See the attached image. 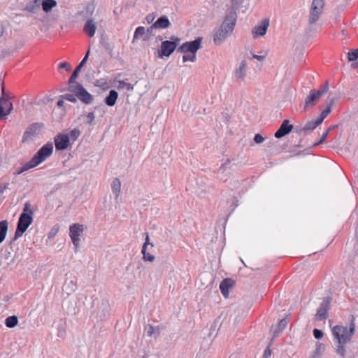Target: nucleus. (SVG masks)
<instances>
[{"label": "nucleus", "mask_w": 358, "mask_h": 358, "mask_svg": "<svg viewBox=\"0 0 358 358\" xmlns=\"http://www.w3.org/2000/svg\"><path fill=\"white\" fill-rule=\"evenodd\" d=\"M111 190L115 196V199H117L121 192V182L119 178L113 179L111 183Z\"/></svg>", "instance_id": "nucleus-28"}, {"label": "nucleus", "mask_w": 358, "mask_h": 358, "mask_svg": "<svg viewBox=\"0 0 358 358\" xmlns=\"http://www.w3.org/2000/svg\"><path fill=\"white\" fill-rule=\"evenodd\" d=\"M264 141V138L259 134H255L254 137V141L257 143H262Z\"/></svg>", "instance_id": "nucleus-53"}, {"label": "nucleus", "mask_w": 358, "mask_h": 358, "mask_svg": "<svg viewBox=\"0 0 358 358\" xmlns=\"http://www.w3.org/2000/svg\"><path fill=\"white\" fill-rule=\"evenodd\" d=\"M86 117H87V123L88 124H91L95 119V115H94V112H90L87 115Z\"/></svg>", "instance_id": "nucleus-51"}, {"label": "nucleus", "mask_w": 358, "mask_h": 358, "mask_svg": "<svg viewBox=\"0 0 358 358\" xmlns=\"http://www.w3.org/2000/svg\"><path fill=\"white\" fill-rule=\"evenodd\" d=\"M70 138V141H75L80 135V131L78 129H73L68 134Z\"/></svg>", "instance_id": "nucleus-40"}, {"label": "nucleus", "mask_w": 358, "mask_h": 358, "mask_svg": "<svg viewBox=\"0 0 358 358\" xmlns=\"http://www.w3.org/2000/svg\"><path fill=\"white\" fill-rule=\"evenodd\" d=\"M247 62L245 60L241 61L239 66L235 70L234 75L236 79L244 80L247 72Z\"/></svg>", "instance_id": "nucleus-21"}, {"label": "nucleus", "mask_w": 358, "mask_h": 358, "mask_svg": "<svg viewBox=\"0 0 358 358\" xmlns=\"http://www.w3.org/2000/svg\"><path fill=\"white\" fill-rule=\"evenodd\" d=\"M57 3L55 0H42L41 7L44 12L50 13L52 9L57 6Z\"/></svg>", "instance_id": "nucleus-30"}, {"label": "nucleus", "mask_w": 358, "mask_h": 358, "mask_svg": "<svg viewBox=\"0 0 358 358\" xmlns=\"http://www.w3.org/2000/svg\"><path fill=\"white\" fill-rule=\"evenodd\" d=\"M117 98L118 93L115 90H111L109 91L108 96L105 98L104 102L107 106L112 107L115 105Z\"/></svg>", "instance_id": "nucleus-24"}, {"label": "nucleus", "mask_w": 358, "mask_h": 358, "mask_svg": "<svg viewBox=\"0 0 358 358\" xmlns=\"http://www.w3.org/2000/svg\"><path fill=\"white\" fill-rule=\"evenodd\" d=\"M69 90L70 92L75 93L77 98L85 104H91L94 101L93 96L78 83L74 82L69 84Z\"/></svg>", "instance_id": "nucleus-3"}, {"label": "nucleus", "mask_w": 358, "mask_h": 358, "mask_svg": "<svg viewBox=\"0 0 358 358\" xmlns=\"http://www.w3.org/2000/svg\"><path fill=\"white\" fill-rule=\"evenodd\" d=\"M8 228V222L6 220H2L0 222V243H1L7 234Z\"/></svg>", "instance_id": "nucleus-31"}, {"label": "nucleus", "mask_w": 358, "mask_h": 358, "mask_svg": "<svg viewBox=\"0 0 358 358\" xmlns=\"http://www.w3.org/2000/svg\"><path fill=\"white\" fill-rule=\"evenodd\" d=\"M90 55V49L87 50L85 56L83 59V60L80 62V64L77 66V67L73 71V73L71 74L69 80V84L73 83L76 80V79L78 78L79 73L80 72L83 66L86 64L88 57Z\"/></svg>", "instance_id": "nucleus-19"}, {"label": "nucleus", "mask_w": 358, "mask_h": 358, "mask_svg": "<svg viewBox=\"0 0 358 358\" xmlns=\"http://www.w3.org/2000/svg\"><path fill=\"white\" fill-rule=\"evenodd\" d=\"M13 109V103L8 99L0 98V120L10 115Z\"/></svg>", "instance_id": "nucleus-15"}, {"label": "nucleus", "mask_w": 358, "mask_h": 358, "mask_svg": "<svg viewBox=\"0 0 358 358\" xmlns=\"http://www.w3.org/2000/svg\"><path fill=\"white\" fill-rule=\"evenodd\" d=\"M336 101V99L334 98V97H332V98H329H329H327L326 99V101H325V103H326V108L331 109L332 106L335 103Z\"/></svg>", "instance_id": "nucleus-48"}, {"label": "nucleus", "mask_w": 358, "mask_h": 358, "mask_svg": "<svg viewBox=\"0 0 358 358\" xmlns=\"http://www.w3.org/2000/svg\"><path fill=\"white\" fill-rule=\"evenodd\" d=\"M96 29V26L93 20H87L83 28L85 33L87 34L90 37H93L94 36Z\"/></svg>", "instance_id": "nucleus-23"}, {"label": "nucleus", "mask_w": 358, "mask_h": 358, "mask_svg": "<svg viewBox=\"0 0 358 358\" xmlns=\"http://www.w3.org/2000/svg\"><path fill=\"white\" fill-rule=\"evenodd\" d=\"M171 41H164L161 45V54L162 56L169 57L177 48L180 38L176 36H171Z\"/></svg>", "instance_id": "nucleus-9"}, {"label": "nucleus", "mask_w": 358, "mask_h": 358, "mask_svg": "<svg viewBox=\"0 0 358 358\" xmlns=\"http://www.w3.org/2000/svg\"><path fill=\"white\" fill-rule=\"evenodd\" d=\"M331 109L326 108L324 110H323L321 112V113H320V116H319V117H317V118L318 119V120H319L321 123H322V122L324 121V120L327 117V115H328L329 114H330V113H331Z\"/></svg>", "instance_id": "nucleus-42"}, {"label": "nucleus", "mask_w": 358, "mask_h": 358, "mask_svg": "<svg viewBox=\"0 0 358 358\" xmlns=\"http://www.w3.org/2000/svg\"><path fill=\"white\" fill-rule=\"evenodd\" d=\"M94 6H92V5H87V6H86V10H87V12H90V13H91V14L93 13V11H94Z\"/></svg>", "instance_id": "nucleus-60"}, {"label": "nucleus", "mask_w": 358, "mask_h": 358, "mask_svg": "<svg viewBox=\"0 0 358 358\" xmlns=\"http://www.w3.org/2000/svg\"><path fill=\"white\" fill-rule=\"evenodd\" d=\"M101 308L102 311L103 312V314L105 315L106 313H108L110 310V304L109 301L106 299H103L101 302Z\"/></svg>", "instance_id": "nucleus-45"}, {"label": "nucleus", "mask_w": 358, "mask_h": 358, "mask_svg": "<svg viewBox=\"0 0 358 358\" xmlns=\"http://www.w3.org/2000/svg\"><path fill=\"white\" fill-rule=\"evenodd\" d=\"M117 85H116V87L118 90H127V91H133L134 90V85L125 82L124 80H116L115 81Z\"/></svg>", "instance_id": "nucleus-32"}, {"label": "nucleus", "mask_w": 358, "mask_h": 358, "mask_svg": "<svg viewBox=\"0 0 358 358\" xmlns=\"http://www.w3.org/2000/svg\"><path fill=\"white\" fill-rule=\"evenodd\" d=\"M293 129V126L289 124L288 120H285L281 124L280 128L275 133V137L280 138L285 135L288 134Z\"/></svg>", "instance_id": "nucleus-17"}, {"label": "nucleus", "mask_w": 358, "mask_h": 358, "mask_svg": "<svg viewBox=\"0 0 358 358\" xmlns=\"http://www.w3.org/2000/svg\"><path fill=\"white\" fill-rule=\"evenodd\" d=\"M0 98H4L5 99H9L8 96H6L5 92V87L3 84H1V96Z\"/></svg>", "instance_id": "nucleus-58"}, {"label": "nucleus", "mask_w": 358, "mask_h": 358, "mask_svg": "<svg viewBox=\"0 0 358 358\" xmlns=\"http://www.w3.org/2000/svg\"><path fill=\"white\" fill-rule=\"evenodd\" d=\"M146 332L148 336H155V338L159 334V327H155L151 324L148 325L146 327Z\"/></svg>", "instance_id": "nucleus-34"}, {"label": "nucleus", "mask_w": 358, "mask_h": 358, "mask_svg": "<svg viewBox=\"0 0 358 358\" xmlns=\"http://www.w3.org/2000/svg\"><path fill=\"white\" fill-rule=\"evenodd\" d=\"M142 254H143V259L145 261H148L150 262H152L155 259V256L147 252L146 249H145V248H142Z\"/></svg>", "instance_id": "nucleus-41"}, {"label": "nucleus", "mask_w": 358, "mask_h": 358, "mask_svg": "<svg viewBox=\"0 0 358 358\" xmlns=\"http://www.w3.org/2000/svg\"><path fill=\"white\" fill-rule=\"evenodd\" d=\"M202 38L198 37L195 40L189 42H185L178 48L177 51L181 53H192L196 52L201 48Z\"/></svg>", "instance_id": "nucleus-7"}, {"label": "nucleus", "mask_w": 358, "mask_h": 358, "mask_svg": "<svg viewBox=\"0 0 358 358\" xmlns=\"http://www.w3.org/2000/svg\"><path fill=\"white\" fill-rule=\"evenodd\" d=\"M42 127L43 124L38 122L32 123L28 126L23 134L22 142L27 143L33 140L39 134Z\"/></svg>", "instance_id": "nucleus-8"}, {"label": "nucleus", "mask_w": 358, "mask_h": 358, "mask_svg": "<svg viewBox=\"0 0 358 358\" xmlns=\"http://www.w3.org/2000/svg\"><path fill=\"white\" fill-rule=\"evenodd\" d=\"M287 324V320L285 318H283L279 321L277 327H272L271 331H273V336H278L279 333L282 332L283 329L286 327Z\"/></svg>", "instance_id": "nucleus-29"}, {"label": "nucleus", "mask_w": 358, "mask_h": 358, "mask_svg": "<svg viewBox=\"0 0 358 358\" xmlns=\"http://www.w3.org/2000/svg\"><path fill=\"white\" fill-rule=\"evenodd\" d=\"M63 99L67 100L72 103H76L77 102V96L75 94V93H67L62 96Z\"/></svg>", "instance_id": "nucleus-39"}, {"label": "nucleus", "mask_w": 358, "mask_h": 358, "mask_svg": "<svg viewBox=\"0 0 358 358\" xmlns=\"http://www.w3.org/2000/svg\"><path fill=\"white\" fill-rule=\"evenodd\" d=\"M22 213H27L33 216L34 211L31 209V204L29 202H26L24 203Z\"/></svg>", "instance_id": "nucleus-47"}, {"label": "nucleus", "mask_w": 358, "mask_h": 358, "mask_svg": "<svg viewBox=\"0 0 358 358\" xmlns=\"http://www.w3.org/2000/svg\"><path fill=\"white\" fill-rule=\"evenodd\" d=\"M356 331L355 317L351 315L348 326L336 325L332 329L335 343H351Z\"/></svg>", "instance_id": "nucleus-2"}, {"label": "nucleus", "mask_w": 358, "mask_h": 358, "mask_svg": "<svg viewBox=\"0 0 358 358\" xmlns=\"http://www.w3.org/2000/svg\"><path fill=\"white\" fill-rule=\"evenodd\" d=\"M194 62L196 61V54L190 53V55H184L182 57V62Z\"/></svg>", "instance_id": "nucleus-46"}, {"label": "nucleus", "mask_w": 358, "mask_h": 358, "mask_svg": "<svg viewBox=\"0 0 358 358\" xmlns=\"http://www.w3.org/2000/svg\"><path fill=\"white\" fill-rule=\"evenodd\" d=\"M331 300V299L329 296L324 297L323 299V301L321 303L320 306L315 315V320L322 321L328 317V311L330 308Z\"/></svg>", "instance_id": "nucleus-12"}, {"label": "nucleus", "mask_w": 358, "mask_h": 358, "mask_svg": "<svg viewBox=\"0 0 358 358\" xmlns=\"http://www.w3.org/2000/svg\"><path fill=\"white\" fill-rule=\"evenodd\" d=\"M34 165L31 163V162L29 160L28 162H27L23 166L19 169V170L16 172L17 175H20L23 172L28 171L30 169L34 168Z\"/></svg>", "instance_id": "nucleus-36"}, {"label": "nucleus", "mask_w": 358, "mask_h": 358, "mask_svg": "<svg viewBox=\"0 0 358 358\" xmlns=\"http://www.w3.org/2000/svg\"><path fill=\"white\" fill-rule=\"evenodd\" d=\"M154 19H155V16L152 15H148L146 17V20H147L148 23L152 22L154 20Z\"/></svg>", "instance_id": "nucleus-59"}, {"label": "nucleus", "mask_w": 358, "mask_h": 358, "mask_svg": "<svg viewBox=\"0 0 358 358\" xmlns=\"http://www.w3.org/2000/svg\"><path fill=\"white\" fill-rule=\"evenodd\" d=\"M76 288L77 285L76 282H74L72 280L66 279L62 287V290L67 295H70L76 289Z\"/></svg>", "instance_id": "nucleus-26"}, {"label": "nucleus", "mask_w": 358, "mask_h": 358, "mask_svg": "<svg viewBox=\"0 0 358 358\" xmlns=\"http://www.w3.org/2000/svg\"><path fill=\"white\" fill-rule=\"evenodd\" d=\"M252 58L253 59H256L259 61H264L266 58V55H255V54H252Z\"/></svg>", "instance_id": "nucleus-56"}, {"label": "nucleus", "mask_w": 358, "mask_h": 358, "mask_svg": "<svg viewBox=\"0 0 358 358\" xmlns=\"http://www.w3.org/2000/svg\"><path fill=\"white\" fill-rule=\"evenodd\" d=\"M236 22V14L229 13L225 17L222 23L218 28L214 29L213 42L215 45H221L227 38H229L235 27Z\"/></svg>", "instance_id": "nucleus-1"}, {"label": "nucleus", "mask_w": 358, "mask_h": 358, "mask_svg": "<svg viewBox=\"0 0 358 358\" xmlns=\"http://www.w3.org/2000/svg\"><path fill=\"white\" fill-rule=\"evenodd\" d=\"M229 163V161H228L226 163H224L221 165L220 168V170L222 169V170H224L225 167L227 166V165Z\"/></svg>", "instance_id": "nucleus-63"}, {"label": "nucleus", "mask_w": 358, "mask_h": 358, "mask_svg": "<svg viewBox=\"0 0 358 358\" xmlns=\"http://www.w3.org/2000/svg\"><path fill=\"white\" fill-rule=\"evenodd\" d=\"M324 0H313L309 15V24H315L323 12Z\"/></svg>", "instance_id": "nucleus-6"}, {"label": "nucleus", "mask_w": 358, "mask_h": 358, "mask_svg": "<svg viewBox=\"0 0 358 358\" xmlns=\"http://www.w3.org/2000/svg\"><path fill=\"white\" fill-rule=\"evenodd\" d=\"M64 99H59V100L57 101V106H58L59 107H62V106H64Z\"/></svg>", "instance_id": "nucleus-61"}, {"label": "nucleus", "mask_w": 358, "mask_h": 358, "mask_svg": "<svg viewBox=\"0 0 358 358\" xmlns=\"http://www.w3.org/2000/svg\"><path fill=\"white\" fill-rule=\"evenodd\" d=\"M324 349H325V345L323 343H317L315 349L312 355H317L318 357L320 358Z\"/></svg>", "instance_id": "nucleus-35"}, {"label": "nucleus", "mask_w": 358, "mask_h": 358, "mask_svg": "<svg viewBox=\"0 0 358 358\" xmlns=\"http://www.w3.org/2000/svg\"><path fill=\"white\" fill-rule=\"evenodd\" d=\"M234 285V281L231 278L223 280L220 284V289L222 295L227 298L229 296V290Z\"/></svg>", "instance_id": "nucleus-20"}, {"label": "nucleus", "mask_w": 358, "mask_h": 358, "mask_svg": "<svg viewBox=\"0 0 358 358\" xmlns=\"http://www.w3.org/2000/svg\"><path fill=\"white\" fill-rule=\"evenodd\" d=\"M18 323V318L15 315L8 317L5 320V324L8 328L15 327Z\"/></svg>", "instance_id": "nucleus-33"}, {"label": "nucleus", "mask_w": 358, "mask_h": 358, "mask_svg": "<svg viewBox=\"0 0 358 358\" xmlns=\"http://www.w3.org/2000/svg\"><path fill=\"white\" fill-rule=\"evenodd\" d=\"M53 152V145L52 143L44 145L30 159L34 166H37L49 157Z\"/></svg>", "instance_id": "nucleus-5"}, {"label": "nucleus", "mask_w": 358, "mask_h": 358, "mask_svg": "<svg viewBox=\"0 0 358 358\" xmlns=\"http://www.w3.org/2000/svg\"><path fill=\"white\" fill-rule=\"evenodd\" d=\"M350 343H335V352L341 358H356L357 352L351 353L348 344Z\"/></svg>", "instance_id": "nucleus-11"}, {"label": "nucleus", "mask_w": 358, "mask_h": 358, "mask_svg": "<svg viewBox=\"0 0 358 358\" xmlns=\"http://www.w3.org/2000/svg\"><path fill=\"white\" fill-rule=\"evenodd\" d=\"M328 136H329L328 131H325L322 134V136L321 138L320 139V141H318L317 142L315 143L313 145L314 146H317V145H319L320 144H322L325 141V140L327 139Z\"/></svg>", "instance_id": "nucleus-49"}, {"label": "nucleus", "mask_w": 358, "mask_h": 358, "mask_svg": "<svg viewBox=\"0 0 358 358\" xmlns=\"http://www.w3.org/2000/svg\"><path fill=\"white\" fill-rule=\"evenodd\" d=\"M322 123L316 118L314 120L306 122L303 127L299 130V132H303L306 134L308 131H313L317 126Z\"/></svg>", "instance_id": "nucleus-22"}, {"label": "nucleus", "mask_w": 358, "mask_h": 358, "mask_svg": "<svg viewBox=\"0 0 358 358\" xmlns=\"http://www.w3.org/2000/svg\"><path fill=\"white\" fill-rule=\"evenodd\" d=\"M320 98L321 96L315 90H310L309 95L305 100L304 110H308L309 108L314 106Z\"/></svg>", "instance_id": "nucleus-16"}, {"label": "nucleus", "mask_w": 358, "mask_h": 358, "mask_svg": "<svg viewBox=\"0 0 358 358\" xmlns=\"http://www.w3.org/2000/svg\"><path fill=\"white\" fill-rule=\"evenodd\" d=\"M84 231L83 224H73L70 227L69 234L71 241L75 246V252H78V248L80 244V236L82 235Z\"/></svg>", "instance_id": "nucleus-10"}, {"label": "nucleus", "mask_w": 358, "mask_h": 358, "mask_svg": "<svg viewBox=\"0 0 358 358\" xmlns=\"http://www.w3.org/2000/svg\"><path fill=\"white\" fill-rule=\"evenodd\" d=\"M76 300L72 298H69L65 299L63 303V306L66 308L69 313V314H76Z\"/></svg>", "instance_id": "nucleus-27"}, {"label": "nucleus", "mask_w": 358, "mask_h": 358, "mask_svg": "<svg viewBox=\"0 0 358 358\" xmlns=\"http://www.w3.org/2000/svg\"><path fill=\"white\" fill-rule=\"evenodd\" d=\"M59 69H66L67 71H70L71 69V66L69 63L64 62L59 64Z\"/></svg>", "instance_id": "nucleus-52"}, {"label": "nucleus", "mask_w": 358, "mask_h": 358, "mask_svg": "<svg viewBox=\"0 0 358 358\" xmlns=\"http://www.w3.org/2000/svg\"><path fill=\"white\" fill-rule=\"evenodd\" d=\"M329 83L326 81L324 84L322 86H321L319 90H316V92L318 94H320V95L322 96L329 91Z\"/></svg>", "instance_id": "nucleus-43"}, {"label": "nucleus", "mask_w": 358, "mask_h": 358, "mask_svg": "<svg viewBox=\"0 0 358 358\" xmlns=\"http://www.w3.org/2000/svg\"><path fill=\"white\" fill-rule=\"evenodd\" d=\"M271 350L269 348V347H268L265 351H264V353L263 355V357L262 358H268L269 357H271Z\"/></svg>", "instance_id": "nucleus-55"}, {"label": "nucleus", "mask_w": 358, "mask_h": 358, "mask_svg": "<svg viewBox=\"0 0 358 358\" xmlns=\"http://www.w3.org/2000/svg\"><path fill=\"white\" fill-rule=\"evenodd\" d=\"M145 29L144 27H138L136 29L134 35V41L138 38L141 36H145Z\"/></svg>", "instance_id": "nucleus-37"}, {"label": "nucleus", "mask_w": 358, "mask_h": 358, "mask_svg": "<svg viewBox=\"0 0 358 358\" xmlns=\"http://www.w3.org/2000/svg\"><path fill=\"white\" fill-rule=\"evenodd\" d=\"M42 0H29L24 8V10L36 14L41 10Z\"/></svg>", "instance_id": "nucleus-18"}, {"label": "nucleus", "mask_w": 358, "mask_h": 358, "mask_svg": "<svg viewBox=\"0 0 358 358\" xmlns=\"http://www.w3.org/2000/svg\"><path fill=\"white\" fill-rule=\"evenodd\" d=\"M4 29L2 25H0V37L3 34Z\"/></svg>", "instance_id": "nucleus-64"}, {"label": "nucleus", "mask_w": 358, "mask_h": 358, "mask_svg": "<svg viewBox=\"0 0 358 358\" xmlns=\"http://www.w3.org/2000/svg\"><path fill=\"white\" fill-rule=\"evenodd\" d=\"M55 148L57 150L67 149L70 144V138L68 134H59L55 137Z\"/></svg>", "instance_id": "nucleus-13"}, {"label": "nucleus", "mask_w": 358, "mask_h": 358, "mask_svg": "<svg viewBox=\"0 0 358 358\" xmlns=\"http://www.w3.org/2000/svg\"><path fill=\"white\" fill-rule=\"evenodd\" d=\"M12 246L10 247V248H6L4 251V257L6 259H8L11 257V253H12Z\"/></svg>", "instance_id": "nucleus-54"}, {"label": "nucleus", "mask_w": 358, "mask_h": 358, "mask_svg": "<svg viewBox=\"0 0 358 358\" xmlns=\"http://www.w3.org/2000/svg\"><path fill=\"white\" fill-rule=\"evenodd\" d=\"M155 29H156V28L153 27V24H152L151 27H150L149 28L145 29V36L143 37L144 41H149L151 38V37L155 35L153 33V31Z\"/></svg>", "instance_id": "nucleus-38"}, {"label": "nucleus", "mask_w": 358, "mask_h": 358, "mask_svg": "<svg viewBox=\"0 0 358 358\" xmlns=\"http://www.w3.org/2000/svg\"><path fill=\"white\" fill-rule=\"evenodd\" d=\"M171 24V22L166 16H161L155 22L153 23V27L156 29H166Z\"/></svg>", "instance_id": "nucleus-25"}, {"label": "nucleus", "mask_w": 358, "mask_h": 358, "mask_svg": "<svg viewBox=\"0 0 358 358\" xmlns=\"http://www.w3.org/2000/svg\"><path fill=\"white\" fill-rule=\"evenodd\" d=\"M348 61L353 62L358 59V49H355L348 52Z\"/></svg>", "instance_id": "nucleus-44"}, {"label": "nucleus", "mask_w": 358, "mask_h": 358, "mask_svg": "<svg viewBox=\"0 0 358 358\" xmlns=\"http://www.w3.org/2000/svg\"><path fill=\"white\" fill-rule=\"evenodd\" d=\"M150 245L152 247H153V244L149 242V236L148 234L146 235L145 238V242L144 243L143 245V248L147 249V246Z\"/></svg>", "instance_id": "nucleus-57"}, {"label": "nucleus", "mask_w": 358, "mask_h": 358, "mask_svg": "<svg viewBox=\"0 0 358 358\" xmlns=\"http://www.w3.org/2000/svg\"><path fill=\"white\" fill-rule=\"evenodd\" d=\"M269 26V20L268 19L263 20L259 24L256 25L252 29V36L254 38L263 36L266 34L267 29Z\"/></svg>", "instance_id": "nucleus-14"}, {"label": "nucleus", "mask_w": 358, "mask_h": 358, "mask_svg": "<svg viewBox=\"0 0 358 358\" xmlns=\"http://www.w3.org/2000/svg\"><path fill=\"white\" fill-rule=\"evenodd\" d=\"M313 335L316 339L319 340V339L322 338L324 334L321 330H320L318 329H315L313 330Z\"/></svg>", "instance_id": "nucleus-50"}, {"label": "nucleus", "mask_w": 358, "mask_h": 358, "mask_svg": "<svg viewBox=\"0 0 358 358\" xmlns=\"http://www.w3.org/2000/svg\"><path fill=\"white\" fill-rule=\"evenodd\" d=\"M338 125H331L330 126L328 129L327 130V131H328V134H329V132L333 130L334 129H335L336 127H337Z\"/></svg>", "instance_id": "nucleus-62"}, {"label": "nucleus", "mask_w": 358, "mask_h": 358, "mask_svg": "<svg viewBox=\"0 0 358 358\" xmlns=\"http://www.w3.org/2000/svg\"><path fill=\"white\" fill-rule=\"evenodd\" d=\"M32 222L33 216L31 215L22 213L20 215L14 238L10 241V245L14 241L22 236V234L27 231V228L31 225Z\"/></svg>", "instance_id": "nucleus-4"}]
</instances>
